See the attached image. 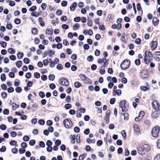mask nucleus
<instances>
[{
	"label": "nucleus",
	"instance_id": "nucleus-1",
	"mask_svg": "<svg viewBox=\"0 0 160 160\" xmlns=\"http://www.w3.org/2000/svg\"><path fill=\"white\" fill-rule=\"evenodd\" d=\"M150 149V148L148 145L144 144L138 147V152L140 155H143L145 152L149 151Z\"/></svg>",
	"mask_w": 160,
	"mask_h": 160
},
{
	"label": "nucleus",
	"instance_id": "nucleus-2",
	"mask_svg": "<svg viewBox=\"0 0 160 160\" xmlns=\"http://www.w3.org/2000/svg\"><path fill=\"white\" fill-rule=\"evenodd\" d=\"M152 59V53L148 51H146L145 52L144 62L147 63L150 62Z\"/></svg>",
	"mask_w": 160,
	"mask_h": 160
},
{
	"label": "nucleus",
	"instance_id": "nucleus-3",
	"mask_svg": "<svg viewBox=\"0 0 160 160\" xmlns=\"http://www.w3.org/2000/svg\"><path fill=\"white\" fill-rule=\"evenodd\" d=\"M160 131L159 127L158 126H156L152 128L151 134L152 136L154 138H157L159 136Z\"/></svg>",
	"mask_w": 160,
	"mask_h": 160
},
{
	"label": "nucleus",
	"instance_id": "nucleus-4",
	"mask_svg": "<svg viewBox=\"0 0 160 160\" xmlns=\"http://www.w3.org/2000/svg\"><path fill=\"white\" fill-rule=\"evenodd\" d=\"M119 104L120 107L122 109V112H126L128 110V107L127 105L126 100H123L121 101L119 103Z\"/></svg>",
	"mask_w": 160,
	"mask_h": 160
},
{
	"label": "nucleus",
	"instance_id": "nucleus-5",
	"mask_svg": "<svg viewBox=\"0 0 160 160\" xmlns=\"http://www.w3.org/2000/svg\"><path fill=\"white\" fill-rule=\"evenodd\" d=\"M130 65V61L128 59H126L121 63L120 67L122 69L125 70L128 68Z\"/></svg>",
	"mask_w": 160,
	"mask_h": 160
},
{
	"label": "nucleus",
	"instance_id": "nucleus-6",
	"mask_svg": "<svg viewBox=\"0 0 160 160\" xmlns=\"http://www.w3.org/2000/svg\"><path fill=\"white\" fill-rule=\"evenodd\" d=\"M79 77L84 82L88 84L91 83V80L87 77L84 74H80L79 75Z\"/></svg>",
	"mask_w": 160,
	"mask_h": 160
},
{
	"label": "nucleus",
	"instance_id": "nucleus-7",
	"mask_svg": "<svg viewBox=\"0 0 160 160\" xmlns=\"http://www.w3.org/2000/svg\"><path fill=\"white\" fill-rule=\"evenodd\" d=\"M63 124L67 128H69L72 126V122L71 120L68 119H65L63 121Z\"/></svg>",
	"mask_w": 160,
	"mask_h": 160
},
{
	"label": "nucleus",
	"instance_id": "nucleus-8",
	"mask_svg": "<svg viewBox=\"0 0 160 160\" xmlns=\"http://www.w3.org/2000/svg\"><path fill=\"white\" fill-rule=\"evenodd\" d=\"M153 108L155 110H159L160 109V105L158 101L156 100H153L152 103Z\"/></svg>",
	"mask_w": 160,
	"mask_h": 160
},
{
	"label": "nucleus",
	"instance_id": "nucleus-9",
	"mask_svg": "<svg viewBox=\"0 0 160 160\" xmlns=\"http://www.w3.org/2000/svg\"><path fill=\"white\" fill-rule=\"evenodd\" d=\"M59 83L62 85H65L68 86L69 85V83L67 80L64 78H62L59 81Z\"/></svg>",
	"mask_w": 160,
	"mask_h": 160
},
{
	"label": "nucleus",
	"instance_id": "nucleus-10",
	"mask_svg": "<svg viewBox=\"0 0 160 160\" xmlns=\"http://www.w3.org/2000/svg\"><path fill=\"white\" fill-rule=\"evenodd\" d=\"M148 72L145 69H143L141 71L140 76L142 78H147L148 76Z\"/></svg>",
	"mask_w": 160,
	"mask_h": 160
},
{
	"label": "nucleus",
	"instance_id": "nucleus-11",
	"mask_svg": "<svg viewBox=\"0 0 160 160\" xmlns=\"http://www.w3.org/2000/svg\"><path fill=\"white\" fill-rule=\"evenodd\" d=\"M157 110V111H155L152 113L151 116L152 118H157L159 116L160 113L159 110Z\"/></svg>",
	"mask_w": 160,
	"mask_h": 160
},
{
	"label": "nucleus",
	"instance_id": "nucleus-12",
	"mask_svg": "<svg viewBox=\"0 0 160 160\" xmlns=\"http://www.w3.org/2000/svg\"><path fill=\"white\" fill-rule=\"evenodd\" d=\"M133 128L134 132L137 133H138L140 132V129L137 125L134 124L133 126Z\"/></svg>",
	"mask_w": 160,
	"mask_h": 160
},
{
	"label": "nucleus",
	"instance_id": "nucleus-13",
	"mask_svg": "<svg viewBox=\"0 0 160 160\" xmlns=\"http://www.w3.org/2000/svg\"><path fill=\"white\" fill-rule=\"evenodd\" d=\"M155 58L158 61H160V52H155Z\"/></svg>",
	"mask_w": 160,
	"mask_h": 160
},
{
	"label": "nucleus",
	"instance_id": "nucleus-14",
	"mask_svg": "<svg viewBox=\"0 0 160 160\" xmlns=\"http://www.w3.org/2000/svg\"><path fill=\"white\" fill-rule=\"evenodd\" d=\"M157 42L156 41H152L151 48L153 50L155 49L157 46Z\"/></svg>",
	"mask_w": 160,
	"mask_h": 160
},
{
	"label": "nucleus",
	"instance_id": "nucleus-15",
	"mask_svg": "<svg viewBox=\"0 0 160 160\" xmlns=\"http://www.w3.org/2000/svg\"><path fill=\"white\" fill-rule=\"evenodd\" d=\"M45 33L49 35H52L53 33V30L49 28H47L45 31Z\"/></svg>",
	"mask_w": 160,
	"mask_h": 160
},
{
	"label": "nucleus",
	"instance_id": "nucleus-16",
	"mask_svg": "<svg viewBox=\"0 0 160 160\" xmlns=\"http://www.w3.org/2000/svg\"><path fill=\"white\" fill-rule=\"evenodd\" d=\"M42 18H39L38 19V21L40 25L42 27H43L45 25V23L44 21H42Z\"/></svg>",
	"mask_w": 160,
	"mask_h": 160
},
{
	"label": "nucleus",
	"instance_id": "nucleus-17",
	"mask_svg": "<svg viewBox=\"0 0 160 160\" xmlns=\"http://www.w3.org/2000/svg\"><path fill=\"white\" fill-rule=\"evenodd\" d=\"M152 22L154 26H156L158 23L159 20L157 18H154L152 20Z\"/></svg>",
	"mask_w": 160,
	"mask_h": 160
},
{
	"label": "nucleus",
	"instance_id": "nucleus-18",
	"mask_svg": "<svg viewBox=\"0 0 160 160\" xmlns=\"http://www.w3.org/2000/svg\"><path fill=\"white\" fill-rule=\"evenodd\" d=\"M11 105L12 106V109L13 110H15L16 109L19 107V105H17L16 103L14 102H12Z\"/></svg>",
	"mask_w": 160,
	"mask_h": 160
},
{
	"label": "nucleus",
	"instance_id": "nucleus-19",
	"mask_svg": "<svg viewBox=\"0 0 160 160\" xmlns=\"http://www.w3.org/2000/svg\"><path fill=\"white\" fill-rule=\"evenodd\" d=\"M77 5V3L76 2H74L73 4L70 7V8L71 11H73L75 8L76 7Z\"/></svg>",
	"mask_w": 160,
	"mask_h": 160
},
{
	"label": "nucleus",
	"instance_id": "nucleus-20",
	"mask_svg": "<svg viewBox=\"0 0 160 160\" xmlns=\"http://www.w3.org/2000/svg\"><path fill=\"white\" fill-rule=\"evenodd\" d=\"M79 24L78 23H76L75 24L73 25L72 26V29L74 30L75 31L77 29H78L79 27Z\"/></svg>",
	"mask_w": 160,
	"mask_h": 160
},
{
	"label": "nucleus",
	"instance_id": "nucleus-21",
	"mask_svg": "<svg viewBox=\"0 0 160 160\" xmlns=\"http://www.w3.org/2000/svg\"><path fill=\"white\" fill-rule=\"evenodd\" d=\"M75 88H78L82 86L81 84L79 82H76L74 84Z\"/></svg>",
	"mask_w": 160,
	"mask_h": 160
},
{
	"label": "nucleus",
	"instance_id": "nucleus-22",
	"mask_svg": "<svg viewBox=\"0 0 160 160\" xmlns=\"http://www.w3.org/2000/svg\"><path fill=\"white\" fill-rule=\"evenodd\" d=\"M70 137L71 138H72L71 140V142L72 143H74L75 142V138H76V136L74 134L72 136L71 135L70 136Z\"/></svg>",
	"mask_w": 160,
	"mask_h": 160
},
{
	"label": "nucleus",
	"instance_id": "nucleus-23",
	"mask_svg": "<svg viewBox=\"0 0 160 160\" xmlns=\"http://www.w3.org/2000/svg\"><path fill=\"white\" fill-rule=\"evenodd\" d=\"M48 54H49V56L51 57L52 55H54L55 53V52L53 50H48Z\"/></svg>",
	"mask_w": 160,
	"mask_h": 160
},
{
	"label": "nucleus",
	"instance_id": "nucleus-24",
	"mask_svg": "<svg viewBox=\"0 0 160 160\" xmlns=\"http://www.w3.org/2000/svg\"><path fill=\"white\" fill-rule=\"evenodd\" d=\"M140 89L142 91L144 92L148 90L149 89V88H148L147 87L144 86H141L140 88Z\"/></svg>",
	"mask_w": 160,
	"mask_h": 160
},
{
	"label": "nucleus",
	"instance_id": "nucleus-25",
	"mask_svg": "<svg viewBox=\"0 0 160 160\" xmlns=\"http://www.w3.org/2000/svg\"><path fill=\"white\" fill-rule=\"evenodd\" d=\"M87 154L85 153L80 155L79 157L78 160H83L84 158L86 157Z\"/></svg>",
	"mask_w": 160,
	"mask_h": 160
},
{
	"label": "nucleus",
	"instance_id": "nucleus-26",
	"mask_svg": "<svg viewBox=\"0 0 160 160\" xmlns=\"http://www.w3.org/2000/svg\"><path fill=\"white\" fill-rule=\"evenodd\" d=\"M22 62L21 61H18L16 62V66L18 68H20L22 65Z\"/></svg>",
	"mask_w": 160,
	"mask_h": 160
},
{
	"label": "nucleus",
	"instance_id": "nucleus-27",
	"mask_svg": "<svg viewBox=\"0 0 160 160\" xmlns=\"http://www.w3.org/2000/svg\"><path fill=\"white\" fill-rule=\"evenodd\" d=\"M23 53L19 52L17 55V57L19 59H21L23 57Z\"/></svg>",
	"mask_w": 160,
	"mask_h": 160
},
{
	"label": "nucleus",
	"instance_id": "nucleus-28",
	"mask_svg": "<svg viewBox=\"0 0 160 160\" xmlns=\"http://www.w3.org/2000/svg\"><path fill=\"white\" fill-rule=\"evenodd\" d=\"M18 125H17L15 127H13L12 128V129L14 130H18V129H22L23 128V127L22 126H19L20 127V128H17V127H18Z\"/></svg>",
	"mask_w": 160,
	"mask_h": 160
},
{
	"label": "nucleus",
	"instance_id": "nucleus-29",
	"mask_svg": "<svg viewBox=\"0 0 160 160\" xmlns=\"http://www.w3.org/2000/svg\"><path fill=\"white\" fill-rule=\"evenodd\" d=\"M38 32V29L35 28H33L32 31V33L33 35L36 34Z\"/></svg>",
	"mask_w": 160,
	"mask_h": 160
},
{
	"label": "nucleus",
	"instance_id": "nucleus-30",
	"mask_svg": "<svg viewBox=\"0 0 160 160\" xmlns=\"http://www.w3.org/2000/svg\"><path fill=\"white\" fill-rule=\"evenodd\" d=\"M137 8L138 10V11H141V12L142 13V9L141 8V7L140 4L139 3H138L137 5Z\"/></svg>",
	"mask_w": 160,
	"mask_h": 160
},
{
	"label": "nucleus",
	"instance_id": "nucleus-31",
	"mask_svg": "<svg viewBox=\"0 0 160 160\" xmlns=\"http://www.w3.org/2000/svg\"><path fill=\"white\" fill-rule=\"evenodd\" d=\"M8 52L11 54H14L15 52V51L12 48H9L8 50Z\"/></svg>",
	"mask_w": 160,
	"mask_h": 160
},
{
	"label": "nucleus",
	"instance_id": "nucleus-32",
	"mask_svg": "<svg viewBox=\"0 0 160 160\" xmlns=\"http://www.w3.org/2000/svg\"><path fill=\"white\" fill-rule=\"evenodd\" d=\"M1 79L2 81H4L6 80V77L4 73H2L1 75Z\"/></svg>",
	"mask_w": 160,
	"mask_h": 160
},
{
	"label": "nucleus",
	"instance_id": "nucleus-33",
	"mask_svg": "<svg viewBox=\"0 0 160 160\" xmlns=\"http://www.w3.org/2000/svg\"><path fill=\"white\" fill-rule=\"evenodd\" d=\"M1 45L3 48H5L7 46V43L3 41H1L0 42Z\"/></svg>",
	"mask_w": 160,
	"mask_h": 160
},
{
	"label": "nucleus",
	"instance_id": "nucleus-34",
	"mask_svg": "<svg viewBox=\"0 0 160 160\" xmlns=\"http://www.w3.org/2000/svg\"><path fill=\"white\" fill-rule=\"evenodd\" d=\"M36 141L34 140H31L29 142V144L31 146H34L35 144Z\"/></svg>",
	"mask_w": 160,
	"mask_h": 160
},
{
	"label": "nucleus",
	"instance_id": "nucleus-35",
	"mask_svg": "<svg viewBox=\"0 0 160 160\" xmlns=\"http://www.w3.org/2000/svg\"><path fill=\"white\" fill-rule=\"evenodd\" d=\"M121 134L122 135V136L123 137V138L125 140L126 138V133L125 132V130H122V131Z\"/></svg>",
	"mask_w": 160,
	"mask_h": 160
},
{
	"label": "nucleus",
	"instance_id": "nucleus-36",
	"mask_svg": "<svg viewBox=\"0 0 160 160\" xmlns=\"http://www.w3.org/2000/svg\"><path fill=\"white\" fill-rule=\"evenodd\" d=\"M125 34L124 33L122 34V37L121 38V40L123 42H126L125 39Z\"/></svg>",
	"mask_w": 160,
	"mask_h": 160
},
{
	"label": "nucleus",
	"instance_id": "nucleus-37",
	"mask_svg": "<svg viewBox=\"0 0 160 160\" xmlns=\"http://www.w3.org/2000/svg\"><path fill=\"white\" fill-rule=\"evenodd\" d=\"M55 77L54 75L51 74L48 76V78L50 80H53L55 78Z\"/></svg>",
	"mask_w": 160,
	"mask_h": 160
},
{
	"label": "nucleus",
	"instance_id": "nucleus-38",
	"mask_svg": "<svg viewBox=\"0 0 160 160\" xmlns=\"http://www.w3.org/2000/svg\"><path fill=\"white\" fill-rule=\"evenodd\" d=\"M123 115L124 116V119L125 120H127L128 119V114L127 113H123Z\"/></svg>",
	"mask_w": 160,
	"mask_h": 160
},
{
	"label": "nucleus",
	"instance_id": "nucleus-39",
	"mask_svg": "<svg viewBox=\"0 0 160 160\" xmlns=\"http://www.w3.org/2000/svg\"><path fill=\"white\" fill-rule=\"evenodd\" d=\"M15 90L17 92L20 93L22 92V89L20 87H18L15 88Z\"/></svg>",
	"mask_w": 160,
	"mask_h": 160
},
{
	"label": "nucleus",
	"instance_id": "nucleus-40",
	"mask_svg": "<svg viewBox=\"0 0 160 160\" xmlns=\"http://www.w3.org/2000/svg\"><path fill=\"white\" fill-rule=\"evenodd\" d=\"M34 76L37 78H38L40 77V74L38 72H35L34 74Z\"/></svg>",
	"mask_w": 160,
	"mask_h": 160
},
{
	"label": "nucleus",
	"instance_id": "nucleus-41",
	"mask_svg": "<svg viewBox=\"0 0 160 160\" xmlns=\"http://www.w3.org/2000/svg\"><path fill=\"white\" fill-rule=\"evenodd\" d=\"M144 115V112L143 111H141L139 112V117L140 118V119H142Z\"/></svg>",
	"mask_w": 160,
	"mask_h": 160
},
{
	"label": "nucleus",
	"instance_id": "nucleus-42",
	"mask_svg": "<svg viewBox=\"0 0 160 160\" xmlns=\"http://www.w3.org/2000/svg\"><path fill=\"white\" fill-rule=\"evenodd\" d=\"M71 107L72 106L71 104L69 103L66 104L64 106L65 108L67 109L70 108H71Z\"/></svg>",
	"mask_w": 160,
	"mask_h": 160
},
{
	"label": "nucleus",
	"instance_id": "nucleus-43",
	"mask_svg": "<svg viewBox=\"0 0 160 160\" xmlns=\"http://www.w3.org/2000/svg\"><path fill=\"white\" fill-rule=\"evenodd\" d=\"M39 95L42 98H44L45 96L44 93L42 91H40L39 92Z\"/></svg>",
	"mask_w": 160,
	"mask_h": 160
},
{
	"label": "nucleus",
	"instance_id": "nucleus-44",
	"mask_svg": "<svg viewBox=\"0 0 160 160\" xmlns=\"http://www.w3.org/2000/svg\"><path fill=\"white\" fill-rule=\"evenodd\" d=\"M3 114L5 115H8L9 114V111L8 109H4L3 112Z\"/></svg>",
	"mask_w": 160,
	"mask_h": 160
},
{
	"label": "nucleus",
	"instance_id": "nucleus-45",
	"mask_svg": "<svg viewBox=\"0 0 160 160\" xmlns=\"http://www.w3.org/2000/svg\"><path fill=\"white\" fill-rule=\"evenodd\" d=\"M114 93L115 94H117L118 96H120L121 94V91L120 90L118 89Z\"/></svg>",
	"mask_w": 160,
	"mask_h": 160
},
{
	"label": "nucleus",
	"instance_id": "nucleus-46",
	"mask_svg": "<svg viewBox=\"0 0 160 160\" xmlns=\"http://www.w3.org/2000/svg\"><path fill=\"white\" fill-rule=\"evenodd\" d=\"M92 24V21L90 19L88 18L87 25L89 26H91Z\"/></svg>",
	"mask_w": 160,
	"mask_h": 160
},
{
	"label": "nucleus",
	"instance_id": "nucleus-47",
	"mask_svg": "<svg viewBox=\"0 0 160 160\" xmlns=\"http://www.w3.org/2000/svg\"><path fill=\"white\" fill-rule=\"evenodd\" d=\"M14 88L12 87L9 88L7 90L8 92L9 93L13 92L14 91Z\"/></svg>",
	"mask_w": 160,
	"mask_h": 160
},
{
	"label": "nucleus",
	"instance_id": "nucleus-48",
	"mask_svg": "<svg viewBox=\"0 0 160 160\" xmlns=\"http://www.w3.org/2000/svg\"><path fill=\"white\" fill-rule=\"evenodd\" d=\"M14 22L17 24H19L21 23V20L19 18H16L14 20Z\"/></svg>",
	"mask_w": 160,
	"mask_h": 160
},
{
	"label": "nucleus",
	"instance_id": "nucleus-49",
	"mask_svg": "<svg viewBox=\"0 0 160 160\" xmlns=\"http://www.w3.org/2000/svg\"><path fill=\"white\" fill-rule=\"evenodd\" d=\"M98 27L99 29L101 30H105V27L104 25H101L99 24H98Z\"/></svg>",
	"mask_w": 160,
	"mask_h": 160
},
{
	"label": "nucleus",
	"instance_id": "nucleus-50",
	"mask_svg": "<svg viewBox=\"0 0 160 160\" xmlns=\"http://www.w3.org/2000/svg\"><path fill=\"white\" fill-rule=\"evenodd\" d=\"M29 137L27 135L24 136L23 138V140L26 142L28 141L29 140Z\"/></svg>",
	"mask_w": 160,
	"mask_h": 160
},
{
	"label": "nucleus",
	"instance_id": "nucleus-51",
	"mask_svg": "<svg viewBox=\"0 0 160 160\" xmlns=\"http://www.w3.org/2000/svg\"><path fill=\"white\" fill-rule=\"evenodd\" d=\"M37 8L35 6H34L31 7L29 9V10L30 11H33L36 10Z\"/></svg>",
	"mask_w": 160,
	"mask_h": 160
},
{
	"label": "nucleus",
	"instance_id": "nucleus-52",
	"mask_svg": "<svg viewBox=\"0 0 160 160\" xmlns=\"http://www.w3.org/2000/svg\"><path fill=\"white\" fill-rule=\"evenodd\" d=\"M46 145L48 147H50L52 145V142L49 140H48L46 142Z\"/></svg>",
	"mask_w": 160,
	"mask_h": 160
},
{
	"label": "nucleus",
	"instance_id": "nucleus-53",
	"mask_svg": "<svg viewBox=\"0 0 160 160\" xmlns=\"http://www.w3.org/2000/svg\"><path fill=\"white\" fill-rule=\"evenodd\" d=\"M55 40L57 42H60L61 41L60 37L59 36H57L55 38Z\"/></svg>",
	"mask_w": 160,
	"mask_h": 160
},
{
	"label": "nucleus",
	"instance_id": "nucleus-54",
	"mask_svg": "<svg viewBox=\"0 0 160 160\" xmlns=\"http://www.w3.org/2000/svg\"><path fill=\"white\" fill-rule=\"evenodd\" d=\"M32 85V82L31 81H28L27 84V87H31Z\"/></svg>",
	"mask_w": 160,
	"mask_h": 160
},
{
	"label": "nucleus",
	"instance_id": "nucleus-55",
	"mask_svg": "<svg viewBox=\"0 0 160 160\" xmlns=\"http://www.w3.org/2000/svg\"><path fill=\"white\" fill-rule=\"evenodd\" d=\"M19 80L18 79H16L15 80L14 82V85L15 86H18L19 85Z\"/></svg>",
	"mask_w": 160,
	"mask_h": 160
},
{
	"label": "nucleus",
	"instance_id": "nucleus-56",
	"mask_svg": "<svg viewBox=\"0 0 160 160\" xmlns=\"http://www.w3.org/2000/svg\"><path fill=\"white\" fill-rule=\"evenodd\" d=\"M0 128L2 130H5L6 128V126L4 124H2L0 126Z\"/></svg>",
	"mask_w": 160,
	"mask_h": 160
},
{
	"label": "nucleus",
	"instance_id": "nucleus-57",
	"mask_svg": "<svg viewBox=\"0 0 160 160\" xmlns=\"http://www.w3.org/2000/svg\"><path fill=\"white\" fill-rule=\"evenodd\" d=\"M46 5L45 3H42L41 5V7L43 10H44L46 9Z\"/></svg>",
	"mask_w": 160,
	"mask_h": 160
},
{
	"label": "nucleus",
	"instance_id": "nucleus-58",
	"mask_svg": "<svg viewBox=\"0 0 160 160\" xmlns=\"http://www.w3.org/2000/svg\"><path fill=\"white\" fill-rule=\"evenodd\" d=\"M114 85L113 82H109L108 85V88H111Z\"/></svg>",
	"mask_w": 160,
	"mask_h": 160
},
{
	"label": "nucleus",
	"instance_id": "nucleus-59",
	"mask_svg": "<svg viewBox=\"0 0 160 160\" xmlns=\"http://www.w3.org/2000/svg\"><path fill=\"white\" fill-rule=\"evenodd\" d=\"M61 144V141L59 139L56 140L55 142V145L57 146H59Z\"/></svg>",
	"mask_w": 160,
	"mask_h": 160
},
{
	"label": "nucleus",
	"instance_id": "nucleus-60",
	"mask_svg": "<svg viewBox=\"0 0 160 160\" xmlns=\"http://www.w3.org/2000/svg\"><path fill=\"white\" fill-rule=\"evenodd\" d=\"M62 28L64 29H67L68 28V26L66 24H63L62 25Z\"/></svg>",
	"mask_w": 160,
	"mask_h": 160
},
{
	"label": "nucleus",
	"instance_id": "nucleus-61",
	"mask_svg": "<svg viewBox=\"0 0 160 160\" xmlns=\"http://www.w3.org/2000/svg\"><path fill=\"white\" fill-rule=\"evenodd\" d=\"M141 39L139 38H137L135 41V43L138 44H139L141 43Z\"/></svg>",
	"mask_w": 160,
	"mask_h": 160
},
{
	"label": "nucleus",
	"instance_id": "nucleus-62",
	"mask_svg": "<svg viewBox=\"0 0 160 160\" xmlns=\"http://www.w3.org/2000/svg\"><path fill=\"white\" fill-rule=\"evenodd\" d=\"M11 136L12 137H15L17 135V133L14 131H13L11 132L10 134Z\"/></svg>",
	"mask_w": 160,
	"mask_h": 160
},
{
	"label": "nucleus",
	"instance_id": "nucleus-63",
	"mask_svg": "<svg viewBox=\"0 0 160 160\" xmlns=\"http://www.w3.org/2000/svg\"><path fill=\"white\" fill-rule=\"evenodd\" d=\"M62 44L61 43H58L56 45V47L58 49H61L62 48Z\"/></svg>",
	"mask_w": 160,
	"mask_h": 160
},
{
	"label": "nucleus",
	"instance_id": "nucleus-64",
	"mask_svg": "<svg viewBox=\"0 0 160 160\" xmlns=\"http://www.w3.org/2000/svg\"><path fill=\"white\" fill-rule=\"evenodd\" d=\"M154 160H160V154H158L154 158Z\"/></svg>",
	"mask_w": 160,
	"mask_h": 160
}]
</instances>
